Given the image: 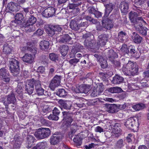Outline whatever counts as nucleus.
Returning <instances> with one entry per match:
<instances>
[{
	"mask_svg": "<svg viewBox=\"0 0 149 149\" xmlns=\"http://www.w3.org/2000/svg\"><path fill=\"white\" fill-rule=\"evenodd\" d=\"M23 61L29 63H31L34 61L33 56L30 54H26L22 58Z\"/></svg>",
	"mask_w": 149,
	"mask_h": 149,
	"instance_id": "obj_31",
	"label": "nucleus"
},
{
	"mask_svg": "<svg viewBox=\"0 0 149 149\" xmlns=\"http://www.w3.org/2000/svg\"><path fill=\"white\" fill-rule=\"evenodd\" d=\"M96 30L97 31H102L105 30L104 29H105L104 27L103 26L102 24V25H101L100 24L96 25Z\"/></svg>",
	"mask_w": 149,
	"mask_h": 149,
	"instance_id": "obj_64",
	"label": "nucleus"
},
{
	"mask_svg": "<svg viewBox=\"0 0 149 149\" xmlns=\"http://www.w3.org/2000/svg\"><path fill=\"white\" fill-rule=\"evenodd\" d=\"M60 108L61 110L64 109L67 110H70L73 108L72 104L70 102L61 100L58 101Z\"/></svg>",
	"mask_w": 149,
	"mask_h": 149,
	"instance_id": "obj_15",
	"label": "nucleus"
},
{
	"mask_svg": "<svg viewBox=\"0 0 149 149\" xmlns=\"http://www.w3.org/2000/svg\"><path fill=\"white\" fill-rule=\"evenodd\" d=\"M145 105L143 103L136 104L132 106V108L136 111H139L143 109L145 107Z\"/></svg>",
	"mask_w": 149,
	"mask_h": 149,
	"instance_id": "obj_46",
	"label": "nucleus"
},
{
	"mask_svg": "<svg viewBox=\"0 0 149 149\" xmlns=\"http://www.w3.org/2000/svg\"><path fill=\"white\" fill-rule=\"evenodd\" d=\"M17 4L12 2L9 3L6 7V10L8 11H17L18 10Z\"/></svg>",
	"mask_w": 149,
	"mask_h": 149,
	"instance_id": "obj_23",
	"label": "nucleus"
},
{
	"mask_svg": "<svg viewBox=\"0 0 149 149\" xmlns=\"http://www.w3.org/2000/svg\"><path fill=\"white\" fill-rule=\"evenodd\" d=\"M134 26L136 30L142 36H145L147 35L148 29L146 27L143 26L142 23L139 22H136L134 24Z\"/></svg>",
	"mask_w": 149,
	"mask_h": 149,
	"instance_id": "obj_8",
	"label": "nucleus"
},
{
	"mask_svg": "<svg viewBox=\"0 0 149 149\" xmlns=\"http://www.w3.org/2000/svg\"><path fill=\"white\" fill-rule=\"evenodd\" d=\"M94 37L93 36L89 33H87L83 35L82 37L83 39L85 40H89L91 39V38H93Z\"/></svg>",
	"mask_w": 149,
	"mask_h": 149,
	"instance_id": "obj_54",
	"label": "nucleus"
},
{
	"mask_svg": "<svg viewBox=\"0 0 149 149\" xmlns=\"http://www.w3.org/2000/svg\"><path fill=\"white\" fill-rule=\"evenodd\" d=\"M48 118L49 120H57L58 119L59 117L57 115L53 114H51L48 117Z\"/></svg>",
	"mask_w": 149,
	"mask_h": 149,
	"instance_id": "obj_57",
	"label": "nucleus"
},
{
	"mask_svg": "<svg viewBox=\"0 0 149 149\" xmlns=\"http://www.w3.org/2000/svg\"><path fill=\"white\" fill-rule=\"evenodd\" d=\"M63 26L59 25H49V26L48 33L51 37L55 34V31L61 32L63 30Z\"/></svg>",
	"mask_w": 149,
	"mask_h": 149,
	"instance_id": "obj_9",
	"label": "nucleus"
},
{
	"mask_svg": "<svg viewBox=\"0 0 149 149\" xmlns=\"http://www.w3.org/2000/svg\"><path fill=\"white\" fill-rule=\"evenodd\" d=\"M122 59L125 61H128L126 67L122 68L123 72L125 75H129L130 73L132 76L137 74L138 68L136 63L129 61L127 58H123Z\"/></svg>",
	"mask_w": 149,
	"mask_h": 149,
	"instance_id": "obj_1",
	"label": "nucleus"
},
{
	"mask_svg": "<svg viewBox=\"0 0 149 149\" xmlns=\"http://www.w3.org/2000/svg\"><path fill=\"white\" fill-rule=\"evenodd\" d=\"M79 61V59L74 58L70 60L69 61V63L70 65L75 66L76 65V64Z\"/></svg>",
	"mask_w": 149,
	"mask_h": 149,
	"instance_id": "obj_52",
	"label": "nucleus"
},
{
	"mask_svg": "<svg viewBox=\"0 0 149 149\" xmlns=\"http://www.w3.org/2000/svg\"><path fill=\"white\" fill-rule=\"evenodd\" d=\"M131 38L133 42L137 44L140 43L142 40V38L135 32H133L132 33Z\"/></svg>",
	"mask_w": 149,
	"mask_h": 149,
	"instance_id": "obj_22",
	"label": "nucleus"
},
{
	"mask_svg": "<svg viewBox=\"0 0 149 149\" xmlns=\"http://www.w3.org/2000/svg\"><path fill=\"white\" fill-rule=\"evenodd\" d=\"M129 17L130 19L132 22H133V23L135 22V20L134 19H135V18L136 17L134 15L133 11H132L129 13Z\"/></svg>",
	"mask_w": 149,
	"mask_h": 149,
	"instance_id": "obj_60",
	"label": "nucleus"
},
{
	"mask_svg": "<svg viewBox=\"0 0 149 149\" xmlns=\"http://www.w3.org/2000/svg\"><path fill=\"white\" fill-rule=\"evenodd\" d=\"M9 62L10 72L12 73H18L20 71L19 61L15 59L12 58Z\"/></svg>",
	"mask_w": 149,
	"mask_h": 149,
	"instance_id": "obj_5",
	"label": "nucleus"
},
{
	"mask_svg": "<svg viewBox=\"0 0 149 149\" xmlns=\"http://www.w3.org/2000/svg\"><path fill=\"white\" fill-rule=\"evenodd\" d=\"M104 6L105 7V9L104 17H107L114 9L115 6L112 3H109L104 5Z\"/></svg>",
	"mask_w": 149,
	"mask_h": 149,
	"instance_id": "obj_21",
	"label": "nucleus"
},
{
	"mask_svg": "<svg viewBox=\"0 0 149 149\" xmlns=\"http://www.w3.org/2000/svg\"><path fill=\"white\" fill-rule=\"evenodd\" d=\"M15 19L11 21L10 24L15 26L22 27L23 26L24 17L22 13H18L14 16Z\"/></svg>",
	"mask_w": 149,
	"mask_h": 149,
	"instance_id": "obj_4",
	"label": "nucleus"
},
{
	"mask_svg": "<svg viewBox=\"0 0 149 149\" xmlns=\"http://www.w3.org/2000/svg\"><path fill=\"white\" fill-rule=\"evenodd\" d=\"M82 140L81 138L78 136H75L73 139V141L75 143V145L77 146H81L82 143Z\"/></svg>",
	"mask_w": 149,
	"mask_h": 149,
	"instance_id": "obj_45",
	"label": "nucleus"
},
{
	"mask_svg": "<svg viewBox=\"0 0 149 149\" xmlns=\"http://www.w3.org/2000/svg\"><path fill=\"white\" fill-rule=\"evenodd\" d=\"M51 134V131L49 128H41L37 129L34 135L38 139H42L48 137Z\"/></svg>",
	"mask_w": 149,
	"mask_h": 149,
	"instance_id": "obj_2",
	"label": "nucleus"
},
{
	"mask_svg": "<svg viewBox=\"0 0 149 149\" xmlns=\"http://www.w3.org/2000/svg\"><path fill=\"white\" fill-rule=\"evenodd\" d=\"M104 86L101 84L96 87H94L92 88L90 91L91 96L96 97L100 95L102 93L104 90Z\"/></svg>",
	"mask_w": 149,
	"mask_h": 149,
	"instance_id": "obj_6",
	"label": "nucleus"
},
{
	"mask_svg": "<svg viewBox=\"0 0 149 149\" xmlns=\"http://www.w3.org/2000/svg\"><path fill=\"white\" fill-rule=\"evenodd\" d=\"M127 34L125 31H121L118 33V40L120 42H125L127 41Z\"/></svg>",
	"mask_w": 149,
	"mask_h": 149,
	"instance_id": "obj_25",
	"label": "nucleus"
},
{
	"mask_svg": "<svg viewBox=\"0 0 149 149\" xmlns=\"http://www.w3.org/2000/svg\"><path fill=\"white\" fill-rule=\"evenodd\" d=\"M146 0H135V4L137 6H141L143 4Z\"/></svg>",
	"mask_w": 149,
	"mask_h": 149,
	"instance_id": "obj_63",
	"label": "nucleus"
},
{
	"mask_svg": "<svg viewBox=\"0 0 149 149\" xmlns=\"http://www.w3.org/2000/svg\"><path fill=\"white\" fill-rule=\"evenodd\" d=\"M13 50V47L10 44H5L3 46V52L6 54H9L11 53Z\"/></svg>",
	"mask_w": 149,
	"mask_h": 149,
	"instance_id": "obj_33",
	"label": "nucleus"
},
{
	"mask_svg": "<svg viewBox=\"0 0 149 149\" xmlns=\"http://www.w3.org/2000/svg\"><path fill=\"white\" fill-rule=\"evenodd\" d=\"M107 56L110 58H115L118 57V55L115 52L113 49L108 50L107 53Z\"/></svg>",
	"mask_w": 149,
	"mask_h": 149,
	"instance_id": "obj_40",
	"label": "nucleus"
},
{
	"mask_svg": "<svg viewBox=\"0 0 149 149\" xmlns=\"http://www.w3.org/2000/svg\"><path fill=\"white\" fill-rule=\"evenodd\" d=\"M45 69L44 67L40 66L37 69V72L39 73H43L45 72Z\"/></svg>",
	"mask_w": 149,
	"mask_h": 149,
	"instance_id": "obj_62",
	"label": "nucleus"
},
{
	"mask_svg": "<svg viewBox=\"0 0 149 149\" xmlns=\"http://www.w3.org/2000/svg\"><path fill=\"white\" fill-rule=\"evenodd\" d=\"M36 80H31L28 81L25 85V91L29 95L32 94L33 91L34 83Z\"/></svg>",
	"mask_w": 149,
	"mask_h": 149,
	"instance_id": "obj_14",
	"label": "nucleus"
},
{
	"mask_svg": "<svg viewBox=\"0 0 149 149\" xmlns=\"http://www.w3.org/2000/svg\"><path fill=\"white\" fill-rule=\"evenodd\" d=\"M118 125L119 124L117 123H115L113 124V123L111 124V125L113 126L112 131L115 134H117L119 132V128L118 127Z\"/></svg>",
	"mask_w": 149,
	"mask_h": 149,
	"instance_id": "obj_49",
	"label": "nucleus"
},
{
	"mask_svg": "<svg viewBox=\"0 0 149 149\" xmlns=\"http://www.w3.org/2000/svg\"><path fill=\"white\" fill-rule=\"evenodd\" d=\"M23 89L22 86L20 84H18L16 88L15 91L18 94L17 98L19 100L23 98Z\"/></svg>",
	"mask_w": 149,
	"mask_h": 149,
	"instance_id": "obj_35",
	"label": "nucleus"
},
{
	"mask_svg": "<svg viewBox=\"0 0 149 149\" xmlns=\"http://www.w3.org/2000/svg\"><path fill=\"white\" fill-rule=\"evenodd\" d=\"M107 111L110 113H113L118 111L117 106L115 104H109L107 107Z\"/></svg>",
	"mask_w": 149,
	"mask_h": 149,
	"instance_id": "obj_29",
	"label": "nucleus"
},
{
	"mask_svg": "<svg viewBox=\"0 0 149 149\" xmlns=\"http://www.w3.org/2000/svg\"><path fill=\"white\" fill-rule=\"evenodd\" d=\"M92 39L90 40H85L84 42V45L86 47H91L93 45Z\"/></svg>",
	"mask_w": 149,
	"mask_h": 149,
	"instance_id": "obj_56",
	"label": "nucleus"
},
{
	"mask_svg": "<svg viewBox=\"0 0 149 149\" xmlns=\"http://www.w3.org/2000/svg\"><path fill=\"white\" fill-rule=\"evenodd\" d=\"M77 128V125L76 123H73L71 125L70 131L68 134L69 137L70 139H72V138L76 132Z\"/></svg>",
	"mask_w": 149,
	"mask_h": 149,
	"instance_id": "obj_36",
	"label": "nucleus"
},
{
	"mask_svg": "<svg viewBox=\"0 0 149 149\" xmlns=\"http://www.w3.org/2000/svg\"><path fill=\"white\" fill-rule=\"evenodd\" d=\"M129 53L131 54H134L135 53L136 51L135 50V47L133 45H130L129 47Z\"/></svg>",
	"mask_w": 149,
	"mask_h": 149,
	"instance_id": "obj_58",
	"label": "nucleus"
},
{
	"mask_svg": "<svg viewBox=\"0 0 149 149\" xmlns=\"http://www.w3.org/2000/svg\"><path fill=\"white\" fill-rule=\"evenodd\" d=\"M90 89V86L89 85H81L77 89L75 92L76 93H84L85 94L87 93Z\"/></svg>",
	"mask_w": 149,
	"mask_h": 149,
	"instance_id": "obj_20",
	"label": "nucleus"
},
{
	"mask_svg": "<svg viewBox=\"0 0 149 149\" xmlns=\"http://www.w3.org/2000/svg\"><path fill=\"white\" fill-rule=\"evenodd\" d=\"M35 89L36 91V93L38 96L45 95L47 97L50 96V95L48 93V92L45 91L41 86V85L40 81H37L34 83Z\"/></svg>",
	"mask_w": 149,
	"mask_h": 149,
	"instance_id": "obj_3",
	"label": "nucleus"
},
{
	"mask_svg": "<svg viewBox=\"0 0 149 149\" xmlns=\"http://www.w3.org/2000/svg\"><path fill=\"white\" fill-rule=\"evenodd\" d=\"M105 17L103 18L102 24L104 27L105 29L110 30L113 27V24L110 19L107 18L105 19Z\"/></svg>",
	"mask_w": 149,
	"mask_h": 149,
	"instance_id": "obj_19",
	"label": "nucleus"
},
{
	"mask_svg": "<svg viewBox=\"0 0 149 149\" xmlns=\"http://www.w3.org/2000/svg\"><path fill=\"white\" fill-rule=\"evenodd\" d=\"M56 94L61 97H64L67 95V92L64 89H59L56 93Z\"/></svg>",
	"mask_w": 149,
	"mask_h": 149,
	"instance_id": "obj_42",
	"label": "nucleus"
},
{
	"mask_svg": "<svg viewBox=\"0 0 149 149\" xmlns=\"http://www.w3.org/2000/svg\"><path fill=\"white\" fill-rule=\"evenodd\" d=\"M49 44L48 41L44 40L40 42V46L41 49L45 50L48 49Z\"/></svg>",
	"mask_w": 149,
	"mask_h": 149,
	"instance_id": "obj_41",
	"label": "nucleus"
},
{
	"mask_svg": "<svg viewBox=\"0 0 149 149\" xmlns=\"http://www.w3.org/2000/svg\"><path fill=\"white\" fill-rule=\"evenodd\" d=\"M56 10L54 8L52 7L47 8L45 9L42 13V15L45 17L48 18L53 16L55 13Z\"/></svg>",
	"mask_w": 149,
	"mask_h": 149,
	"instance_id": "obj_12",
	"label": "nucleus"
},
{
	"mask_svg": "<svg viewBox=\"0 0 149 149\" xmlns=\"http://www.w3.org/2000/svg\"><path fill=\"white\" fill-rule=\"evenodd\" d=\"M0 78L3 81L6 83L10 81L9 73L5 68H2L0 69Z\"/></svg>",
	"mask_w": 149,
	"mask_h": 149,
	"instance_id": "obj_10",
	"label": "nucleus"
},
{
	"mask_svg": "<svg viewBox=\"0 0 149 149\" xmlns=\"http://www.w3.org/2000/svg\"><path fill=\"white\" fill-rule=\"evenodd\" d=\"M35 140L36 139L33 136L31 135H28L26 137V143L28 144L26 146L27 148H30Z\"/></svg>",
	"mask_w": 149,
	"mask_h": 149,
	"instance_id": "obj_34",
	"label": "nucleus"
},
{
	"mask_svg": "<svg viewBox=\"0 0 149 149\" xmlns=\"http://www.w3.org/2000/svg\"><path fill=\"white\" fill-rule=\"evenodd\" d=\"M132 137V135L131 134H128L125 140V141L128 143H130L132 142L131 138Z\"/></svg>",
	"mask_w": 149,
	"mask_h": 149,
	"instance_id": "obj_61",
	"label": "nucleus"
},
{
	"mask_svg": "<svg viewBox=\"0 0 149 149\" xmlns=\"http://www.w3.org/2000/svg\"><path fill=\"white\" fill-rule=\"evenodd\" d=\"M136 122L134 118L131 117L127 120L125 125L127 127L131 128L135 125Z\"/></svg>",
	"mask_w": 149,
	"mask_h": 149,
	"instance_id": "obj_28",
	"label": "nucleus"
},
{
	"mask_svg": "<svg viewBox=\"0 0 149 149\" xmlns=\"http://www.w3.org/2000/svg\"><path fill=\"white\" fill-rule=\"evenodd\" d=\"M49 59L52 61L56 62L58 59V56L57 54L54 53H51L49 54Z\"/></svg>",
	"mask_w": 149,
	"mask_h": 149,
	"instance_id": "obj_47",
	"label": "nucleus"
},
{
	"mask_svg": "<svg viewBox=\"0 0 149 149\" xmlns=\"http://www.w3.org/2000/svg\"><path fill=\"white\" fill-rule=\"evenodd\" d=\"M71 1L73 3L70 4V9H73L74 12L76 11L78 13L79 9V8H75V7L79 6L82 4L81 0H71Z\"/></svg>",
	"mask_w": 149,
	"mask_h": 149,
	"instance_id": "obj_17",
	"label": "nucleus"
},
{
	"mask_svg": "<svg viewBox=\"0 0 149 149\" xmlns=\"http://www.w3.org/2000/svg\"><path fill=\"white\" fill-rule=\"evenodd\" d=\"M61 53L62 55V58L63 59L65 58V56L68 53L69 48L68 46L67 45H63L60 47Z\"/></svg>",
	"mask_w": 149,
	"mask_h": 149,
	"instance_id": "obj_30",
	"label": "nucleus"
},
{
	"mask_svg": "<svg viewBox=\"0 0 149 149\" xmlns=\"http://www.w3.org/2000/svg\"><path fill=\"white\" fill-rule=\"evenodd\" d=\"M13 148L14 149H19L20 148L21 142L18 139L14 138Z\"/></svg>",
	"mask_w": 149,
	"mask_h": 149,
	"instance_id": "obj_43",
	"label": "nucleus"
},
{
	"mask_svg": "<svg viewBox=\"0 0 149 149\" xmlns=\"http://www.w3.org/2000/svg\"><path fill=\"white\" fill-rule=\"evenodd\" d=\"M61 76L56 75L51 81L49 87L52 90H54L56 87L59 86L60 84Z\"/></svg>",
	"mask_w": 149,
	"mask_h": 149,
	"instance_id": "obj_7",
	"label": "nucleus"
},
{
	"mask_svg": "<svg viewBox=\"0 0 149 149\" xmlns=\"http://www.w3.org/2000/svg\"><path fill=\"white\" fill-rule=\"evenodd\" d=\"M63 120L68 123V126L70 125L73 121L72 118L73 114L72 112L69 111H65L62 112Z\"/></svg>",
	"mask_w": 149,
	"mask_h": 149,
	"instance_id": "obj_16",
	"label": "nucleus"
},
{
	"mask_svg": "<svg viewBox=\"0 0 149 149\" xmlns=\"http://www.w3.org/2000/svg\"><path fill=\"white\" fill-rule=\"evenodd\" d=\"M108 91L109 92L113 93L121 92L123 90L120 88L116 87L111 88L108 89Z\"/></svg>",
	"mask_w": 149,
	"mask_h": 149,
	"instance_id": "obj_44",
	"label": "nucleus"
},
{
	"mask_svg": "<svg viewBox=\"0 0 149 149\" xmlns=\"http://www.w3.org/2000/svg\"><path fill=\"white\" fill-rule=\"evenodd\" d=\"M61 136L57 135L56 133L51 137L50 138V143L51 144L55 145L59 142L61 139Z\"/></svg>",
	"mask_w": 149,
	"mask_h": 149,
	"instance_id": "obj_26",
	"label": "nucleus"
},
{
	"mask_svg": "<svg viewBox=\"0 0 149 149\" xmlns=\"http://www.w3.org/2000/svg\"><path fill=\"white\" fill-rule=\"evenodd\" d=\"M74 101L76 102L74 104L75 107L81 108L83 107L84 104L83 101L84 98L76 96H74Z\"/></svg>",
	"mask_w": 149,
	"mask_h": 149,
	"instance_id": "obj_24",
	"label": "nucleus"
},
{
	"mask_svg": "<svg viewBox=\"0 0 149 149\" xmlns=\"http://www.w3.org/2000/svg\"><path fill=\"white\" fill-rule=\"evenodd\" d=\"M37 149H45L46 146V143L45 142L39 143L36 145Z\"/></svg>",
	"mask_w": 149,
	"mask_h": 149,
	"instance_id": "obj_55",
	"label": "nucleus"
},
{
	"mask_svg": "<svg viewBox=\"0 0 149 149\" xmlns=\"http://www.w3.org/2000/svg\"><path fill=\"white\" fill-rule=\"evenodd\" d=\"M98 38L99 44L101 46L104 45L108 40L107 35L106 34H102L99 36Z\"/></svg>",
	"mask_w": 149,
	"mask_h": 149,
	"instance_id": "obj_27",
	"label": "nucleus"
},
{
	"mask_svg": "<svg viewBox=\"0 0 149 149\" xmlns=\"http://www.w3.org/2000/svg\"><path fill=\"white\" fill-rule=\"evenodd\" d=\"M101 63V66L102 68L104 69L106 68L108 65L107 61L104 59H103L102 61L99 62Z\"/></svg>",
	"mask_w": 149,
	"mask_h": 149,
	"instance_id": "obj_59",
	"label": "nucleus"
},
{
	"mask_svg": "<svg viewBox=\"0 0 149 149\" xmlns=\"http://www.w3.org/2000/svg\"><path fill=\"white\" fill-rule=\"evenodd\" d=\"M31 43L28 42L27 43V45L30 46L23 47L22 49V50L24 51L26 50L30 51L34 55H35L37 52V49L33 48L32 46H31Z\"/></svg>",
	"mask_w": 149,
	"mask_h": 149,
	"instance_id": "obj_32",
	"label": "nucleus"
},
{
	"mask_svg": "<svg viewBox=\"0 0 149 149\" xmlns=\"http://www.w3.org/2000/svg\"><path fill=\"white\" fill-rule=\"evenodd\" d=\"M33 24H31L27 26L26 24H24V26L26 28L27 31L29 32L34 31L36 30V27Z\"/></svg>",
	"mask_w": 149,
	"mask_h": 149,
	"instance_id": "obj_50",
	"label": "nucleus"
},
{
	"mask_svg": "<svg viewBox=\"0 0 149 149\" xmlns=\"http://www.w3.org/2000/svg\"><path fill=\"white\" fill-rule=\"evenodd\" d=\"M16 101L15 95L14 93H12L8 95L7 97L6 101H3V102L5 106V108H8V104H14Z\"/></svg>",
	"mask_w": 149,
	"mask_h": 149,
	"instance_id": "obj_11",
	"label": "nucleus"
},
{
	"mask_svg": "<svg viewBox=\"0 0 149 149\" xmlns=\"http://www.w3.org/2000/svg\"><path fill=\"white\" fill-rule=\"evenodd\" d=\"M37 21L36 18L33 15H30L28 18L25 24L27 26L29 24H34Z\"/></svg>",
	"mask_w": 149,
	"mask_h": 149,
	"instance_id": "obj_39",
	"label": "nucleus"
},
{
	"mask_svg": "<svg viewBox=\"0 0 149 149\" xmlns=\"http://www.w3.org/2000/svg\"><path fill=\"white\" fill-rule=\"evenodd\" d=\"M121 51L123 53V54H125L129 53V47H127V45L125 44H123L121 47V48L120 49Z\"/></svg>",
	"mask_w": 149,
	"mask_h": 149,
	"instance_id": "obj_48",
	"label": "nucleus"
},
{
	"mask_svg": "<svg viewBox=\"0 0 149 149\" xmlns=\"http://www.w3.org/2000/svg\"><path fill=\"white\" fill-rule=\"evenodd\" d=\"M130 1L125 0L122 1L120 3L119 8L122 13L126 14L128 11Z\"/></svg>",
	"mask_w": 149,
	"mask_h": 149,
	"instance_id": "obj_13",
	"label": "nucleus"
},
{
	"mask_svg": "<svg viewBox=\"0 0 149 149\" xmlns=\"http://www.w3.org/2000/svg\"><path fill=\"white\" fill-rule=\"evenodd\" d=\"M72 39V38L68 34H65L60 38L59 42L61 43L72 45L73 44V42L71 41Z\"/></svg>",
	"mask_w": 149,
	"mask_h": 149,
	"instance_id": "obj_18",
	"label": "nucleus"
},
{
	"mask_svg": "<svg viewBox=\"0 0 149 149\" xmlns=\"http://www.w3.org/2000/svg\"><path fill=\"white\" fill-rule=\"evenodd\" d=\"M70 26L72 29L75 31H77L79 29V25L78 24L77 21L74 19L71 21Z\"/></svg>",
	"mask_w": 149,
	"mask_h": 149,
	"instance_id": "obj_38",
	"label": "nucleus"
},
{
	"mask_svg": "<svg viewBox=\"0 0 149 149\" xmlns=\"http://www.w3.org/2000/svg\"><path fill=\"white\" fill-rule=\"evenodd\" d=\"M112 81L114 84H119L123 82V78L118 75H116L113 77Z\"/></svg>",
	"mask_w": 149,
	"mask_h": 149,
	"instance_id": "obj_37",
	"label": "nucleus"
},
{
	"mask_svg": "<svg viewBox=\"0 0 149 149\" xmlns=\"http://www.w3.org/2000/svg\"><path fill=\"white\" fill-rule=\"evenodd\" d=\"M125 146L123 139H121L119 140L116 144V147L118 148H121Z\"/></svg>",
	"mask_w": 149,
	"mask_h": 149,
	"instance_id": "obj_51",
	"label": "nucleus"
},
{
	"mask_svg": "<svg viewBox=\"0 0 149 149\" xmlns=\"http://www.w3.org/2000/svg\"><path fill=\"white\" fill-rule=\"evenodd\" d=\"M78 52L77 49L76 48H74L72 49L69 54V57L70 58L75 57V55Z\"/></svg>",
	"mask_w": 149,
	"mask_h": 149,
	"instance_id": "obj_53",
	"label": "nucleus"
}]
</instances>
